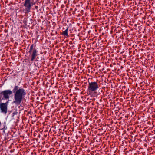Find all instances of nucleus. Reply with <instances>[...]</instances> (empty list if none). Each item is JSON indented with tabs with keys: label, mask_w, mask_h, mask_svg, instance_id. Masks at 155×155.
I'll return each instance as SVG.
<instances>
[{
	"label": "nucleus",
	"mask_w": 155,
	"mask_h": 155,
	"mask_svg": "<svg viewBox=\"0 0 155 155\" xmlns=\"http://www.w3.org/2000/svg\"><path fill=\"white\" fill-rule=\"evenodd\" d=\"M14 93L13 103L17 105L20 104L26 95L25 90L22 88H19L15 85L13 89Z\"/></svg>",
	"instance_id": "nucleus-1"
},
{
	"label": "nucleus",
	"mask_w": 155,
	"mask_h": 155,
	"mask_svg": "<svg viewBox=\"0 0 155 155\" xmlns=\"http://www.w3.org/2000/svg\"><path fill=\"white\" fill-rule=\"evenodd\" d=\"M35 4L34 0H25L24 6L25 7V11L26 12H30L31 7Z\"/></svg>",
	"instance_id": "nucleus-2"
},
{
	"label": "nucleus",
	"mask_w": 155,
	"mask_h": 155,
	"mask_svg": "<svg viewBox=\"0 0 155 155\" xmlns=\"http://www.w3.org/2000/svg\"><path fill=\"white\" fill-rule=\"evenodd\" d=\"M98 88V85L97 82H91L89 83L88 90L89 92H94L97 90Z\"/></svg>",
	"instance_id": "nucleus-3"
},
{
	"label": "nucleus",
	"mask_w": 155,
	"mask_h": 155,
	"mask_svg": "<svg viewBox=\"0 0 155 155\" xmlns=\"http://www.w3.org/2000/svg\"><path fill=\"white\" fill-rule=\"evenodd\" d=\"M12 91L10 90H5L1 92V94H2L4 98L6 99H8L10 96L12 94Z\"/></svg>",
	"instance_id": "nucleus-4"
},
{
	"label": "nucleus",
	"mask_w": 155,
	"mask_h": 155,
	"mask_svg": "<svg viewBox=\"0 0 155 155\" xmlns=\"http://www.w3.org/2000/svg\"><path fill=\"white\" fill-rule=\"evenodd\" d=\"M7 103H1L0 104L1 112L6 114L7 112Z\"/></svg>",
	"instance_id": "nucleus-5"
},
{
	"label": "nucleus",
	"mask_w": 155,
	"mask_h": 155,
	"mask_svg": "<svg viewBox=\"0 0 155 155\" xmlns=\"http://www.w3.org/2000/svg\"><path fill=\"white\" fill-rule=\"evenodd\" d=\"M37 52V51L35 49H34L33 50L32 54V58L31 59V61H33L34 59H35L36 55V53Z\"/></svg>",
	"instance_id": "nucleus-6"
},
{
	"label": "nucleus",
	"mask_w": 155,
	"mask_h": 155,
	"mask_svg": "<svg viewBox=\"0 0 155 155\" xmlns=\"http://www.w3.org/2000/svg\"><path fill=\"white\" fill-rule=\"evenodd\" d=\"M68 28H67L63 32V34L64 35V36H66L67 37L68 36Z\"/></svg>",
	"instance_id": "nucleus-7"
},
{
	"label": "nucleus",
	"mask_w": 155,
	"mask_h": 155,
	"mask_svg": "<svg viewBox=\"0 0 155 155\" xmlns=\"http://www.w3.org/2000/svg\"><path fill=\"white\" fill-rule=\"evenodd\" d=\"M32 48H33V46H31V47H30V51H31V50L32 49Z\"/></svg>",
	"instance_id": "nucleus-8"
},
{
	"label": "nucleus",
	"mask_w": 155,
	"mask_h": 155,
	"mask_svg": "<svg viewBox=\"0 0 155 155\" xmlns=\"http://www.w3.org/2000/svg\"><path fill=\"white\" fill-rule=\"evenodd\" d=\"M35 8H38V6H36L35 7Z\"/></svg>",
	"instance_id": "nucleus-9"
}]
</instances>
